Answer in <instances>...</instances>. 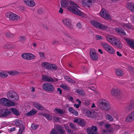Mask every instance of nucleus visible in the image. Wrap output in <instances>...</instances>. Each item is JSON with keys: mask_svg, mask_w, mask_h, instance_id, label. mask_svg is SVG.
Wrapping results in <instances>:
<instances>
[{"mask_svg": "<svg viewBox=\"0 0 134 134\" xmlns=\"http://www.w3.org/2000/svg\"><path fill=\"white\" fill-rule=\"evenodd\" d=\"M14 122L16 126L19 127L24 126L23 124V122L20 120L17 119L14 121Z\"/></svg>", "mask_w": 134, "mask_h": 134, "instance_id": "nucleus-27", "label": "nucleus"}, {"mask_svg": "<svg viewBox=\"0 0 134 134\" xmlns=\"http://www.w3.org/2000/svg\"><path fill=\"white\" fill-rule=\"evenodd\" d=\"M96 38L97 40H99L100 39H102L103 38L100 36L99 35H97L96 36Z\"/></svg>", "mask_w": 134, "mask_h": 134, "instance_id": "nucleus-62", "label": "nucleus"}, {"mask_svg": "<svg viewBox=\"0 0 134 134\" xmlns=\"http://www.w3.org/2000/svg\"><path fill=\"white\" fill-rule=\"evenodd\" d=\"M6 36L7 37H12L14 36L13 34H11L9 31L7 32L5 34Z\"/></svg>", "mask_w": 134, "mask_h": 134, "instance_id": "nucleus-52", "label": "nucleus"}, {"mask_svg": "<svg viewBox=\"0 0 134 134\" xmlns=\"http://www.w3.org/2000/svg\"><path fill=\"white\" fill-rule=\"evenodd\" d=\"M4 47L5 48H12V46L10 44H7L4 45Z\"/></svg>", "mask_w": 134, "mask_h": 134, "instance_id": "nucleus-51", "label": "nucleus"}, {"mask_svg": "<svg viewBox=\"0 0 134 134\" xmlns=\"http://www.w3.org/2000/svg\"><path fill=\"white\" fill-rule=\"evenodd\" d=\"M111 93L113 96L117 98L120 95L119 91L117 89L113 88L111 91Z\"/></svg>", "mask_w": 134, "mask_h": 134, "instance_id": "nucleus-17", "label": "nucleus"}, {"mask_svg": "<svg viewBox=\"0 0 134 134\" xmlns=\"http://www.w3.org/2000/svg\"><path fill=\"white\" fill-rule=\"evenodd\" d=\"M92 2V0H83L82 1V3L83 4L88 7L91 5Z\"/></svg>", "mask_w": 134, "mask_h": 134, "instance_id": "nucleus-31", "label": "nucleus"}, {"mask_svg": "<svg viewBox=\"0 0 134 134\" xmlns=\"http://www.w3.org/2000/svg\"><path fill=\"white\" fill-rule=\"evenodd\" d=\"M134 120V110L128 115L125 121L126 122H131Z\"/></svg>", "mask_w": 134, "mask_h": 134, "instance_id": "nucleus-13", "label": "nucleus"}, {"mask_svg": "<svg viewBox=\"0 0 134 134\" xmlns=\"http://www.w3.org/2000/svg\"><path fill=\"white\" fill-rule=\"evenodd\" d=\"M50 134H59L54 129H53L51 131Z\"/></svg>", "mask_w": 134, "mask_h": 134, "instance_id": "nucleus-55", "label": "nucleus"}, {"mask_svg": "<svg viewBox=\"0 0 134 134\" xmlns=\"http://www.w3.org/2000/svg\"><path fill=\"white\" fill-rule=\"evenodd\" d=\"M69 1L68 0H62L60 2V3L62 7H65L69 5Z\"/></svg>", "mask_w": 134, "mask_h": 134, "instance_id": "nucleus-29", "label": "nucleus"}, {"mask_svg": "<svg viewBox=\"0 0 134 134\" xmlns=\"http://www.w3.org/2000/svg\"><path fill=\"white\" fill-rule=\"evenodd\" d=\"M75 92L80 95H84L85 94L84 91L81 89H78Z\"/></svg>", "mask_w": 134, "mask_h": 134, "instance_id": "nucleus-45", "label": "nucleus"}, {"mask_svg": "<svg viewBox=\"0 0 134 134\" xmlns=\"http://www.w3.org/2000/svg\"><path fill=\"white\" fill-rule=\"evenodd\" d=\"M57 68V67L55 65L50 64L49 69L55 71L56 70Z\"/></svg>", "mask_w": 134, "mask_h": 134, "instance_id": "nucleus-37", "label": "nucleus"}, {"mask_svg": "<svg viewBox=\"0 0 134 134\" xmlns=\"http://www.w3.org/2000/svg\"><path fill=\"white\" fill-rule=\"evenodd\" d=\"M5 16L10 20L19 21L21 20V17L19 15L11 12H8L5 14Z\"/></svg>", "mask_w": 134, "mask_h": 134, "instance_id": "nucleus-2", "label": "nucleus"}, {"mask_svg": "<svg viewBox=\"0 0 134 134\" xmlns=\"http://www.w3.org/2000/svg\"><path fill=\"white\" fill-rule=\"evenodd\" d=\"M91 23L95 27L102 30L108 31L109 28L107 26L102 24L97 21L93 20L91 21Z\"/></svg>", "mask_w": 134, "mask_h": 134, "instance_id": "nucleus-4", "label": "nucleus"}, {"mask_svg": "<svg viewBox=\"0 0 134 134\" xmlns=\"http://www.w3.org/2000/svg\"><path fill=\"white\" fill-rule=\"evenodd\" d=\"M113 45L119 49H121L122 47V44L121 42L118 39L114 43Z\"/></svg>", "mask_w": 134, "mask_h": 134, "instance_id": "nucleus-24", "label": "nucleus"}, {"mask_svg": "<svg viewBox=\"0 0 134 134\" xmlns=\"http://www.w3.org/2000/svg\"><path fill=\"white\" fill-rule=\"evenodd\" d=\"M77 26L80 29L82 28V26L81 24L80 23H78L77 24Z\"/></svg>", "mask_w": 134, "mask_h": 134, "instance_id": "nucleus-64", "label": "nucleus"}, {"mask_svg": "<svg viewBox=\"0 0 134 134\" xmlns=\"http://www.w3.org/2000/svg\"><path fill=\"white\" fill-rule=\"evenodd\" d=\"M119 25L125 29H131L133 28V26L129 23L125 24L121 23L119 24Z\"/></svg>", "mask_w": 134, "mask_h": 134, "instance_id": "nucleus-16", "label": "nucleus"}, {"mask_svg": "<svg viewBox=\"0 0 134 134\" xmlns=\"http://www.w3.org/2000/svg\"><path fill=\"white\" fill-rule=\"evenodd\" d=\"M127 86L130 88L131 89L134 88V81H132L131 83L130 82L129 83L127 84Z\"/></svg>", "mask_w": 134, "mask_h": 134, "instance_id": "nucleus-41", "label": "nucleus"}, {"mask_svg": "<svg viewBox=\"0 0 134 134\" xmlns=\"http://www.w3.org/2000/svg\"><path fill=\"white\" fill-rule=\"evenodd\" d=\"M88 69V68L86 66H83L82 67V70L84 73H85L87 71Z\"/></svg>", "mask_w": 134, "mask_h": 134, "instance_id": "nucleus-54", "label": "nucleus"}, {"mask_svg": "<svg viewBox=\"0 0 134 134\" xmlns=\"http://www.w3.org/2000/svg\"><path fill=\"white\" fill-rule=\"evenodd\" d=\"M107 52L110 54H113L115 53V51L114 49L111 46Z\"/></svg>", "mask_w": 134, "mask_h": 134, "instance_id": "nucleus-39", "label": "nucleus"}, {"mask_svg": "<svg viewBox=\"0 0 134 134\" xmlns=\"http://www.w3.org/2000/svg\"><path fill=\"white\" fill-rule=\"evenodd\" d=\"M98 105L104 110L107 111L109 110L110 106L109 103L105 100H100L97 103Z\"/></svg>", "mask_w": 134, "mask_h": 134, "instance_id": "nucleus-3", "label": "nucleus"}, {"mask_svg": "<svg viewBox=\"0 0 134 134\" xmlns=\"http://www.w3.org/2000/svg\"><path fill=\"white\" fill-rule=\"evenodd\" d=\"M66 130L67 132L69 134H72L73 133V131L71 130L69 127V129H66Z\"/></svg>", "mask_w": 134, "mask_h": 134, "instance_id": "nucleus-60", "label": "nucleus"}, {"mask_svg": "<svg viewBox=\"0 0 134 134\" xmlns=\"http://www.w3.org/2000/svg\"><path fill=\"white\" fill-rule=\"evenodd\" d=\"M8 71H7L2 70L0 71V77L5 78L8 76Z\"/></svg>", "mask_w": 134, "mask_h": 134, "instance_id": "nucleus-28", "label": "nucleus"}, {"mask_svg": "<svg viewBox=\"0 0 134 134\" xmlns=\"http://www.w3.org/2000/svg\"><path fill=\"white\" fill-rule=\"evenodd\" d=\"M127 69L128 70H130L131 71H132L134 70V68H133L130 65H128L127 66Z\"/></svg>", "mask_w": 134, "mask_h": 134, "instance_id": "nucleus-59", "label": "nucleus"}, {"mask_svg": "<svg viewBox=\"0 0 134 134\" xmlns=\"http://www.w3.org/2000/svg\"><path fill=\"white\" fill-rule=\"evenodd\" d=\"M42 88L44 90L48 92H53L55 90V88L53 86L48 83L43 84Z\"/></svg>", "mask_w": 134, "mask_h": 134, "instance_id": "nucleus-7", "label": "nucleus"}, {"mask_svg": "<svg viewBox=\"0 0 134 134\" xmlns=\"http://www.w3.org/2000/svg\"><path fill=\"white\" fill-rule=\"evenodd\" d=\"M134 108V103L131 102L125 107V109L126 110L130 111Z\"/></svg>", "mask_w": 134, "mask_h": 134, "instance_id": "nucleus-26", "label": "nucleus"}, {"mask_svg": "<svg viewBox=\"0 0 134 134\" xmlns=\"http://www.w3.org/2000/svg\"><path fill=\"white\" fill-rule=\"evenodd\" d=\"M116 75L118 76H121L123 75V73L120 69H116Z\"/></svg>", "mask_w": 134, "mask_h": 134, "instance_id": "nucleus-38", "label": "nucleus"}, {"mask_svg": "<svg viewBox=\"0 0 134 134\" xmlns=\"http://www.w3.org/2000/svg\"><path fill=\"white\" fill-rule=\"evenodd\" d=\"M37 112L36 110L33 109L26 114V115L28 116H30L36 114Z\"/></svg>", "mask_w": 134, "mask_h": 134, "instance_id": "nucleus-33", "label": "nucleus"}, {"mask_svg": "<svg viewBox=\"0 0 134 134\" xmlns=\"http://www.w3.org/2000/svg\"><path fill=\"white\" fill-rule=\"evenodd\" d=\"M10 110H11V111H12L14 114L16 115H19L18 112L16 109L12 108Z\"/></svg>", "mask_w": 134, "mask_h": 134, "instance_id": "nucleus-47", "label": "nucleus"}, {"mask_svg": "<svg viewBox=\"0 0 134 134\" xmlns=\"http://www.w3.org/2000/svg\"><path fill=\"white\" fill-rule=\"evenodd\" d=\"M33 104L35 107L38 110H42L43 109V107L38 103L34 102Z\"/></svg>", "mask_w": 134, "mask_h": 134, "instance_id": "nucleus-25", "label": "nucleus"}, {"mask_svg": "<svg viewBox=\"0 0 134 134\" xmlns=\"http://www.w3.org/2000/svg\"><path fill=\"white\" fill-rule=\"evenodd\" d=\"M19 40L21 42H24L26 41V39L25 36H22L20 37Z\"/></svg>", "mask_w": 134, "mask_h": 134, "instance_id": "nucleus-50", "label": "nucleus"}, {"mask_svg": "<svg viewBox=\"0 0 134 134\" xmlns=\"http://www.w3.org/2000/svg\"><path fill=\"white\" fill-rule=\"evenodd\" d=\"M106 38L107 41L113 45L118 39L116 37L109 35L106 36Z\"/></svg>", "mask_w": 134, "mask_h": 134, "instance_id": "nucleus-12", "label": "nucleus"}, {"mask_svg": "<svg viewBox=\"0 0 134 134\" xmlns=\"http://www.w3.org/2000/svg\"><path fill=\"white\" fill-rule=\"evenodd\" d=\"M29 4H28V6L33 7L35 5V2L33 0H29Z\"/></svg>", "mask_w": 134, "mask_h": 134, "instance_id": "nucleus-46", "label": "nucleus"}, {"mask_svg": "<svg viewBox=\"0 0 134 134\" xmlns=\"http://www.w3.org/2000/svg\"><path fill=\"white\" fill-rule=\"evenodd\" d=\"M100 16L106 19H111L110 16L108 12L104 9H102L100 13Z\"/></svg>", "mask_w": 134, "mask_h": 134, "instance_id": "nucleus-10", "label": "nucleus"}, {"mask_svg": "<svg viewBox=\"0 0 134 134\" xmlns=\"http://www.w3.org/2000/svg\"><path fill=\"white\" fill-rule=\"evenodd\" d=\"M54 120L56 122H59L60 121L61 118L57 116H54L53 118Z\"/></svg>", "mask_w": 134, "mask_h": 134, "instance_id": "nucleus-56", "label": "nucleus"}, {"mask_svg": "<svg viewBox=\"0 0 134 134\" xmlns=\"http://www.w3.org/2000/svg\"><path fill=\"white\" fill-rule=\"evenodd\" d=\"M0 103L7 107L13 106L15 105L14 102H12L5 98L0 99Z\"/></svg>", "mask_w": 134, "mask_h": 134, "instance_id": "nucleus-6", "label": "nucleus"}, {"mask_svg": "<svg viewBox=\"0 0 134 134\" xmlns=\"http://www.w3.org/2000/svg\"><path fill=\"white\" fill-rule=\"evenodd\" d=\"M68 110L71 113H73L74 112V111H75V110H74L73 108H72L71 107H70L69 108Z\"/></svg>", "mask_w": 134, "mask_h": 134, "instance_id": "nucleus-61", "label": "nucleus"}, {"mask_svg": "<svg viewBox=\"0 0 134 134\" xmlns=\"http://www.w3.org/2000/svg\"><path fill=\"white\" fill-rule=\"evenodd\" d=\"M55 110L57 113L59 114H63L65 113V111L62 109H60L58 108H55Z\"/></svg>", "mask_w": 134, "mask_h": 134, "instance_id": "nucleus-44", "label": "nucleus"}, {"mask_svg": "<svg viewBox=\"0 0 134 134\" xmlns=\"http://www.w3.org/2000/svg\"><path fill=\"white\" fill-rule=\"evenodd\" d=\"M21 57L24 59L27 60L34 59L36 57L34 55L30 53H23L21 54Z\"/></svg>", "mask_w": 134, "mask_h": 134, "instance_id": "nucleus-8", "label": "nucleus"}, {"mask_svg": "<svg viewBox=\"0 0 134 134\" xmlns=\"http://www.w3.org/2000/svg\"><path fill=\"white\" fill-rule=\"evenodd\" d=\"M50 64L46 62H43L41 65L44 69H49Z\"/></svg>", "mask_w": 134, "mask_h": 134, "instance_id": "nucleus-34", "label": "nucleus"}, {"mask_svg": "<svg viewBox=\"0 0 134 134\" xmlns=\"http://www.w3.org/2000/svg\"><path fill=\"white\" fill-rule=\"evenodd\" d=\"M115 30L117 32L122 35H125L126 34L124 30L121 28H117Z\"/></svg>", "mask_w": 134, "mask_h": 134, "instance_id": "nucleus-23", "label": "nucleus"}, {"mask_svg": "<svg viewBox=\"0 0 134 134\" xmlns=\"http://www.w3.org/2000/svg\"><path fill=\"white\" fill-rule=\"evenodd\" d=\"M74 121L82 126L85 125L86 124L84 120L80 118L75 119Z\"/></svg>", "mask_w": 134, "mask_h": 134, "instance_id": "nucleus-20", "label": "nucleus"}, {"mask_svg": "<svg viewBox=\"0 0 134 134\" xmlns=\"http://www.w3.org/2000/svg\"><path fill=\"white\" fill-rule=\"evenodd\" d=\"M8 73L12 75H14L19 74V72L14 70L8 71Z\"/></svg>", "mask_w": 134, "mask_h": 134, "instance_id": "nucleus-40", "label": "nucleus"}, {"mask_svg": "<svg viewBox=\"0 0 134 134\" xmlns=\"http://www.w3.org/2000/svg\"><path fill=\"white\" fill-rule=\"evenodd\" d=\"M44 12V9H38L37 13L38 14H41L43 13Z\"/></svg>", "mask_w": 134, "mask_h": 134, "instance_id": "nucleus-58", "label": "nucleus"}, {"mask_svg": "<svg viewBox=\"0 0 134 134\" xmlns=\"http://www.w3.org/2000/svg\"><path fill=\"white\" fill-rule=\"evenodd\" d=\"M125 40L128 44L131 47L134 48V41L133 40L127 38H125Z\"/></svg>", "mask_w": 134, "mask_h": 134, "instance_id": "nucleus-21", "label": "nucleus"}, {"mask_svg": "<svg viewBox=\"0 0 134 134\" xmlns=\"http://www.w3.org/2000/svg\"><path fill=\"white\" fill-rule=\"evenodd\" d=\"M41 115L44 116L48 120H51L52 119V116L50 115L43 113Z\"/></svg>", "mask_w": 134, "mask_h": 134, "instance_id": "nucleus-35", "label": "nucleus"}, {"mask_svg": "<svg viewBox=\"0 0 134 134\" xmlns=\"http://www.w3.org/2000/svg\"><path fill=\"white\" fill-rule=\"evenodd\" d=\"M64 78L66 80L69 82L73 83L75 82L74 80L71 79L67 76H65Z\"/></svg>", "mask_w": 134, "mask_h": 134, "instance_id": "nucleus-42", "label": "nucleus"}, {"mask_svg": "<svg viewBox=\"0 0 134 134\" xmlns=\"http://www.w3.org/2000/svg\"><path fill=\"white\" fill-rule=\"evenodd\" d=\"M56 129L60 134H65V131L61 126L57 125L55 127Z\"/></svg>", "mask_w": 134, "mask_h": 134, "instance_id": "nucleus-19", "label": "nucleus"}, {"mask_svg": "<svg viewBox=\"0 0 134 134\" xmlns=\"http://www.w3.org/2000/svg\"><path fill=\"white\" fill-rule=\"evenodd\" d=\"M105 116L106 119L110 121H112L114 120L112 116L109 114H106Z\"/></svg>", "mask_w": 134, "mask_h": 134, "instance_id": "nucleus-36", "label": "nucleus"}, {"mask_svg": "<svg viewBox=\"0 0 134 134\" xmlns=\"http://www.w3.org/2000/svg\"><path fill=\"white\" fill-rule=\"evenodd\" d=\"M8 98L12 101H16L19 99L17 94L14 91H10L8 92L7 94Z\"/></svg>", "mask_w": 134, "mask_h": 134, "instance_id": "nucleus-5", "label": "nucleus"}, {"mask_svg": "<svg viewBox=\"0 0 134 134\" xmlns=\"http://www.w3.org/2000/svg\"><path fill=\"white\" fill-rule=\"evenodd\" d=\"M0 113L2 117L5 118L10 116L12 112L10 109H3L0 110Z\"/></svg>", "mask_w": 134, "mask_h": 134, "instance_id": "nucleus-9", "label": "nucleus"}, {"mask_svg": "<svg viewBox=\"0 0 134 134\" xmlns=\"http://www.w3.org/2000/svg\"><path fill=\"white\" fill-rule=\"evenodd\" d=\"M60 87L65 90H69V87L66 85H64L63 84H62L60 85Z\"/></svg>", "mask_w": 134, "mask_h": 134, "instance_id": "nucleus-48", "label": "nucleus"}, {"mask_svg": "<svg viewBox=\"0 0 134 134\" xmlns=\"http://www.w3.org/2000/svg\"><path fill=\"white\" fill-rule=\"evenodd\" d=\"M105 126L107 129L110 132L112 133L114 132V128L115 126V125L106 124L105 125Z\"/></svg>", "mask_w": 134, "mask_h": 134, "instance_id": "nucleus-18", "label": "nucleus"}, {"mask_svg": "<svg viewBox=\"0 0 134 134\" xmlns=\"http://www.w3.org/2000/svg\"><path fill=\"white\" fill-rule=\"evenodd\" d=\"M70 4L73 6L69 7L68 8L69 10L79 16H81L82 17L85 16V14L77 9L79 7L77 4L73 2H71Z\"/></svg>", "mask_w": 134, "mask_h": 134, "instance_id": "nucleus-1", "label": "nucleus"}, {"mask_svg": "<svg viewBox=\"0 0 134 134\" xmlns=\"http://www.w3.org/2000/svg\"><path fill=\"white\" fill-rule=\"evenodd\" d=\"M101 45L103 47L104 49L107 52L108 50L111 46H110L108 44L105 42H103L101 43Z\"/></svg>", "mask_w": 134, "mask_h": 134, "instance_id": "nucleus-30", "label": "nucleus"}, {"mask_svg": "<svg viewBox=\"0 0 134 134\" xmlns=\"http://www.w3.org/2000/svg\"><path fill=\"white\" fill-rule=\"evenodd\" d=\"M97 130V127L93 126L92 127L91 129L87 128V132L88 134H98Z\"/></svg>", "mask_w": 134, "mask_h": 134, "instance_id": "nucleus-14", "label": "nucleus"}, {"mask_svg": "<svg viewBox=\"0 0 134 134\" xmlns=\"http://www.w3.org/2000/svg\"><path fill=\"white\" fill-rule=\"evenodd\" d=\"M127 7L132 12L134 13V3L128 4L127 5Z\"/></svg>", "mask_w": 134, "mask_h": 134, "instance_id": "nucleus-32", "label": "nucleus"}, {"mask_svg": "<svg viewBox=\"0 0 134 134\" xmlns=\"http://www.w3.org/2000/svg\"><path fill=\"white\" fill-rule=\"evenodd\" d=\"M31 127L34 130H35L38 128V125L37 124H32L31 125Z\"/></svg>", "mask_w": 134, "mask_h": 134, "instance_id": "nucleus-53", "label": "nucleus"}, {"mask_svg": "<svg viewBox=\"0 0 134 134\" xmlns=\"http://www.w3.org/2000/svg\"><path fill=\"white\" fill-rule=\"evenodd\" d=\"M96 50L93 49L90 50V56L91 59L94 61L97 60L98 58V55L96 53Z\"/></svg>", "mask_w": 134, "mask_h": 134, "instance_id": "nucleus-11", "label": "nucleus"}, {"mask_svg": "<svg viewBox=\"0 0 134 134\" xmlns=\"http://www.w3.org/2000/svg\"><path fill=\"white\" fill-rule=\"evenodd\" d=\"M70 126L73 129H76L75 125L72 123H70Z\"/></svg>", "mask_w": 134, "mask_h": 134, "instance_id": "nucleus-57", "label": "nucleus"}, {"mask_svg": "<svg viewBox=\"0 0 134 134\" xmlns=\"http://www.w3.org/2000/svg\"><path fill=\"white\" fill-rule=\"evenodd\" d=\"M42 79L44 81L48 82H53L54 81L51 77H49L46 75H43Z\"/></svg>", "mask_w": 134, "mask_h": 134, "instance_id": "nucleus-22", "label": "nucleus"}, {"mask_svg": "<svg viewBox=\"0 0 134 134\" xmlns=\"http://www.w3.org/2000/svg\"><path fill=\"white\" fill-rule=\"evenodd\" d=\"M39 54L40 56L41 57L44 58V53L42 52H39Z\"/></svg>", "mask_w": 134, "mask_h": 134, "instance_id": "nucleus-63", "label": "nucleus"}, {"mask_svg": "<svg viewBox=\"0 0 134 134\" xmlns=\"http://www.w3.org/2000/svg\"><path fill=\"white\" fill-rule=\"evenodd\" d=\"M21 127H20L19 128V129L18 132V134H21L25 129L24 126H21Z\"/></svg>", "mask_w": 134, "mask_h": 134, "instance_id": "nucleus-49", "label": "nucleus"}, {"mask_svg": "<svg viewBox=\"0 0 134 134\" xmlns=\"http://www.w3.org/2000/svg\"><path fill=\"white\" fill-rule=\"evenodd\" d=\"M94 113L93 112H91L90 110L87 111V116L90 118H92L94 116Z\"/></svg>", "mask_w": 134, "mask_h": 134, "instance_id": "nucleus-43", "label": "nucleus"}, {"mask_svg": "<svg viewBox=\"0 0 134 134\" xmlns=\"http://www.w3.org/2000/svg\"><path fill=\"white\" fill-rule=\"evenodd\" d=\"M63 24L69 29H72V26L71 20L69 19H65L63 20Z\"/></svg>", "mask_w": 134, "mask_h": 134, "instance_id": "nucleus-15", "label": "nucleus"}]
</instances>
